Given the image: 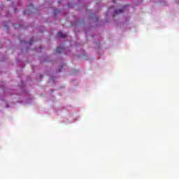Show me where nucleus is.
Segmentation results:
<instances>
[{
	"mask_svg": "<svg viewBox=\"0 0 179 179\" xmlns=\"http://www.w3.org/2000/svg\"><path fill=\"white\" fill-rule=\"evenodd\" d=\"M125 9V7H123L122 9H118L117 10H116L114 13H113V16L114 17H115V16H117V15H120V13H122V12H124V10Z\"/></svg>",
	"mask_w": 179,
	"mask_h": 179,
	"instance_id": "obj_1",
	"label": "nucleus"
},
{
	"mask_svg": "<svg viewBox=\"0 0 179 179\" xmlns=\"http://www.w3.org/2000/svg\"><path fill=\"white\" fill-rule=\"evenodd\" d=\"M57 36H59V37H61L62 38H65V37H66V34H63L62 31H59L57 33Z\"/></svg>",
	"mask_w": 179,
	"mask_h": 179,
	"instance_id": "obj_2",
	"label": "nucleus"
},
{
	"mask_svg": "<svg viewBox=\"0 0 179 179\" xmlns=\"http://www.w3.org/2000/svg\"><path fill=\"white\" fill-rule=\"evenodd\" d=\"M64 50H65V48L64 47H58L57 50H56V52H57V54H61V52L62 51H64Z\"/></svg>",
	"mask_w": 179,
	"mask_h": 179,
	"instance_id": "obj_3",
	"label": "nucleus"
},
{
	"mask_svg": "<svg viewBox=\"0 0 179 179\" xmlns=\"http://www.w3.org/2000/svg\"><path fill=\"white\" fill-rule=\"evenodd\" d=\"M31 44H33V41H29V45H31Z\"/></svg>",
	"mask_w": 179,
	"mask_h": 179,
	"instance_id": "obj_4",
	"label": "nucleus"
},
{
	"mask_svg": "<svg viewBox=\"0 0 179 179\" xmlns=\"http://www.w3.org/2000/svg\"><path fill=\"white\" fill-rule=\"evenodd\" d=\"M59 72H62V71L61 69H59Z\"/></svg>",
	"mask_w": 179,
	"mask_h": 179,
	"instance_id": "obj_5",
	"label": "nucleus"
}]
</instances>
